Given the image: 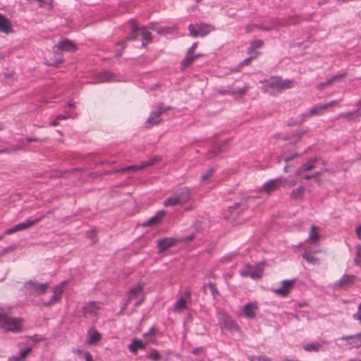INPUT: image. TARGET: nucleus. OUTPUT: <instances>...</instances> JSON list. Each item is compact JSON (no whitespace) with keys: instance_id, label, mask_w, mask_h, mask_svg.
I'll return each mask as SVG.
<instances>
[{"instance_id":"obj_54","label":"nucleus","mask_w":361,"mask_h":361,"mask_svg":"<svg viewBox=\"0 0 361 361\" xmlns=\"http://www.w3.org/2000/svg\"><path fill=\"white\" fill-rule=\"evenodd\" d=\"M255 28H257V25L250 24L246 27L245 31L246 32L250 33L252 32Z\"/></svg>"},{"instance_id":"obj_52","label":"nucleus","mask_w":361,"mask_h":361,"mask_svg":"<svg viewBox=\"0 0 361 361\" xmlns=\"http://www.w3.org/2000/svg\"><path fill=\"white\" fill-rule=\"evenodd\" d=\"M142 169H140V165H133L130 166L128 167L123 168L120 170V171H125L128 170H141Z\"/></svg>"},{"instance_id":"obj_39","label":"nucleus","mask_w":361,"mask_h":361,"mask_svg":"<svg viewBox=\"0 0 361 361\" xmlns=\"http://www.w3.org/2000/svg\"><path fill=\"white\" fill-rule=\"evenodd\" d=\"M30 1L36 3L40 7L49 8L51 6V0H29Z\"/></svg>"},{"instance_id":"obj_33","label":"nucleus","mask_w":361,"mask_h":361,"mask_svg":"<svg viewBox=\"0 0 361 361\" xmlns=\"http://www.w3.org/2000/svg\"><path fill=\"white\" fill-rule=\"evenodd\" d=\"M114 76L111 73H110L107 71H104L99 75L97 82H111V81H114Z\"/></svg>"},{"instance_id":"obj_21","label":"nucleus","mask_w":361,"mask_h":361,"mask_svg":"<svg viewBox=\"0 0 361 361\" xmlns=\"http://www.w3.org/2000/svg\"><path fill=\"white\" fill-rule=\"evenodd\" d=\"M341 339L346 341L348 344L352 348H357L361 346V334L354 336H342Z\"/></svg>"},{"instance_id":"obj_25","label":"nucleus","mask_w":361,"mask_h":361,"mask_svg":"<svg viewBox=\"0 0 361 361\" xmlns=\"http://www.w3.org/2000/svg\"><path fill=\"white\" fill-rule=\"evenodd\" d=\"M101 339V334L94 329L91 328L87 333V343L90 345L93 344Z\"/></svg>"},{"instance_id":"obj_51","label":"nucleus","mask_w":361,"mask_h":361,"mask_svg":"<svg viewBox=\"0 0 361 361\" xmlns=\"http://www.w3.org/2000/svg\"><path fill=\"white\" fill-rule=\"evenodd\" d=\"M30 351H31L30 348H26L23 350H21L18 353L19 357L21 358L22 360H23Z\"/></svg>"},{"instance_id":"obj_47","label":"nucleus","mask_w":361,"mask_h":361,"mask_svg":"<svg viewBox=\"0 0 361 361\" xmlns=\"http://www.w3.org/2000/svg\"><path fill=\"white\" fill-rule=\"evenodd\" d=\"M147 357L153 360H158L161 358V355L157 350H152L147 355Z\"/></svg>"},{"instance_id":"obj_27","label":"nucleus","mask_w":361,"mask_h":361,"mask_svg":"<svg viewBox=\"0 0 361 361\" xmlns=\"http://www.w3.org/2000/svg\"><path fill=\"white\" fill-rule=\"evenodd\" d=\"M257 307L255 303H247L244 306L243 312V314L248 318H255V310Z\"/></svg>"},{"instance_id":"obj_31","label":"nucleus","mask_w":361,"mask_h":361,"mask_svg":"<svg viewBox=\"0 0 361 361\" xmlns=\"http://www.w3.org/2000/svg\"><path fill=\"white\" fill-rule=\"evenodd\" d=\"M129 350L132 353H136L138 349L145 348L144 343L140 340H134L128 346Z\"/></svg>"},{"instance_id":"obj_3","label":"nucleus","mask_w":361,"mask_h":361,"mask_svg":"<svg viewBox=\"0 0 361 361\" xmlns=\"http://www.w3.org/2000/svg\"><path fill=\"white\" fill-rule=\"evenodd\" d=\"M23 319L18 317H12L6 313L0 312V326L7 331L18 333L22 331Z\"/></svg>"},{"instance_id":"obj_29","label":"nucleus","mask_w":361,"mask_h":361,"mask_svg":"<svg viewBox=\"0 0 361 361\" xmlns=\"http://www.w3.org/2000/svg\"><path fill=\"white\" fill-rule=\"evenodd\" d=\"M186 299L184 297H180L173 305V310L176 312H180L186 308Z\"/></svg>"},{"instance_id":"obj_15","label":"nucleus","mask_w":361,"mask_h":361,"mask_svg":"<svg viewBox=\"0 0 361 361\" xmlns=\"http://www.w3.org/2000/svg\"><path fill=\"white\" fill-rule=\"evenodd\" d=\"M295 280H285L282 281L281 286L273 290L274 293L280 296H285L292 289Z\"/></svg>"},{"instance_id":"obj_35","label":"nucleus","mask_w":361,"mask_h":361,"mask_svg":"<svg viewBox=\"0 0 361 361\" xmlns=\"http://www.w3.org/2000/svg\"><path fill=\"white\" fill-rule=\"evenodd\" d=\"M317 227L315 226H312L309 234L308 240L311 243H315L319 239V235L317 233Z\"/></svg>"},{"instance_id":"obj_7","label":"nucleus","mask_w":361,"mask_h":361,"mask_svg":"<svg viewBox=\"0 0 361 361\" xmlns=\"http://www.w3.org/2000/svg\"><path fill=\"white\" fill-rule=\"evenodd\" d=\"M68 285L67 281H63L60 284L53 288V294L48 301H42V305L44 307H50L58 303L61 298L65 287Z\"/></svg>"},{"instance_id":"obj_63","label":"nucleus","mask_w":361,"mask_h":361,"mask_svg":"<svg viewBox=\"0 0 361 361\" xmlns=\"http://www.w3.org/2000/svg\"><path fill=\"white\" fill-rule=\"evenodd\" d=\"M85 357L86 361H92V355L89 353H85Z\"/></svg>"},{"instance_id":"obj_30","label":"nucleus","mask_w":361,"mask_h":361,"mask_svg":"<svg viewBox=\"0 0 361 361\" xmlns=\"http://www.w3.org/2000/svg\"><path fill=\"white\" fill-rule=\"evenodd\" d=\"M302 257L305 260H306L308 263L312 264H318L319 263V259L315 257L312 252L305 251L302 254Z\"/></svg>"},{"instance_id":"obj_56","label":"nucleus","mask_w":361,"mask_h":361,"mask_svg":"<svg viewBox=\"0 0 361 361\" xmlns=\"http://www.w3.org/2000/svg\"><path fill=\"white\" fill-rule=\"evenodd\" d=\"M197 46V43L195 42L194 43L191 47L188 50L187 53L188 54H193V52L195 50L196 47Z\"/></svg>"},{"instance_id":"obj_13","label":"nucleus","mask_w":361,"mask_h":361,"mask_svg":"<svg viewBox=\"0 0 361 361\" xmlns=\"http://www.w3.org/2000/svg\"><path fill=\"white\" fill-rule=\"evenodd\" d=\"M293 22L289 21L286 19H276L271 22L270 25L265 26L263 25H257V29L262 30L264 31H270L271 30L278 29L281 27L287 26Z\"/></svg>"},{"instance_id":"obj_2","label":"nucleus","mask_w":361,"mask_h":361,"mask_svg":"<svg viewBox=\"0 0 361 361\" xmlns=\"http://www.w3.org/2000/svg\"><path fill=\"white\" fill-rule=\"evenodd\" d=\"M191 197V190L188 188H181L171 196L166 198L163 204L164 207H174L182 205L190 200Z\"/></svg>"},{"instance_id":"obj_17","label":"nucleus","mask_w":361,"mask_h":361,"mask_svg":"<svg viewBox=\"0 0 361 361\" xmlns=\"http://www.w3.org/2000/svg\"><path fill=\"white\" fill-rule=\"evenodd\" d=\"M245 209V207L240 203H236L233 206L228 209L227 212L225 214L226 219L234 220Z\"/></svg>"},{"instance_id":"obj_28","label":"nucleus","mask_w":361,"mask_h":361,"mask_svg":"<svg viewBox=\"0 0 361 361\" xmlns=\"http://www.w3.org/2000/svg\"><path fill=\"white\" fill-rule=\"evenodd\" d=\"M264 268V263H259L258 264L252 266V269L251 271V279L255 280L260 279L262 277Z\"/></svg>"},{"instance_id":"obj_1","label":"nucleus","mask_w":361,"mask_h":361,"mask_svg":"<svg viewBox=\"0 0 361 361\" xmlns=\"http://www.w3.org/2000/svg\"><path fill=\"white\" fill-rule=\"evenodd\" d=\"M294 82L291 80L282 79L279 77H273L266 81L265 90L272 95H276L282 91L293 87Z\"/></svg>"},{"instance_id":"obj_38","label":"nucleus","mask_w":361,"mask_h":361,"mask_svg":"<svg viewBox=\"0 0 361 361\" xmlns=\"http://www.w3.org/2000/svg\"><path fill=\"white\" fill-rule=\"evenodd\" d=\"M130 23L131 27H132V35L130 37H126L124 40L125 42H128L129 40H131V39H135L137 36V27L136 22L134 20H131L130 21Z\"/></svg>"},{"instance_id":"obj_40","label":"nucleus","mask_w":361,"mask_h":361,"mask_svg":"<svg viewBox=\"0 0 361 361\" xmlns=\"http://www.w3.org/2000/svg\"><path fill=\"white\" fill-rule=\"evenodd\" d=\"M140 35L144 40L147 41V42H150L152 41L151 39V33L146 29V27H142L140 30Z\"/></svg>"},{"instance_id":"obj_34","label":"nucleus","mask_w":361,"mask_h":361,"mask_svg":"<svg viewBox=\"0 0 361 361\" xmlns=\"http://www.w3.org/2000/svg\"><path fill=\"white\" fill-rule=\"evenodd\" d=\"M263 44H264V42L261 39L254 40L253 42H251V45L248 48V54H255L257 53V52H255V50L258 48L262 47L263 46Z\"/></svg>"},{"instance_id":"obj_8","label":"nucleus","mask_w":361,"mask_h":361,"mask_svg":"<svg viewBox=\"0 0 361 361\" xmlns=\"http://www.w3.org/2000/svg\"><path fill=\"white\" fill-rule=\"evenodd\" d=\"M339 106V102L338 101L332 100L328 103L319 104L315 106H313L312 108H311L310 109L308 113L302 114V116L304 117L302 121L308 117L319 116L329 108H332L334 106Z\"/></svg>"},{"instance_id":"obj_44","label":"nucleus","mask_w":361,"mask_h":361,"mask_svg":"<svg viewBox=\"0 0 361 361\" xmlns=\"http://www.w3.org/2000/svg\"><path fill=\"white\" fill-rule=\"evenodd\" d=\"M258 53H256L255 54L252 55V54H250V56L244 59L239 65V68H238L235 71H238L239 69L243 67V66L245 65H247L250 63V62L253 59H255L257 56Z\"/></svg>"},{"instance_id":"obj_10","label":"nucleus","mask_w":361,"mask_h":361,"mask_svg":"<svg viewBox=\"0 0 361 361\" xmlns=\"http://www.w3.org/2000/svg\"><path fill=\"white\" fill-rule=\"evenodd\" d=\"M42 219H43V216H41L39 218H37V219H35L33 220L28 219L25 222L18 224L11 228H9L8 229H7L5 231L4 233L6 235H10V234H12L16 232L26 230V229L29 228L30 227L32 226L33 225L37 224Z\"/></svg>"},{"instance_id":"obj_37","label":"nucleus","mask_w":361,"mask_h":361,"mask_svg":"<svg viewBox=\"0 0 361 361\" xmlns=\"http://www.w3.org/2000/svg\"><path fill=\"white\" fill-rule=\"evenodd\" d=\"M195 60V57L194 56V55L187 53L185 58L183 60L181 63V68L185 69L186 67L190 66Z\"/></svg>"},{"instance_id":"obj_14","label":"nucleus","mask_w":361,"mask_h":361,"mask_svg":"<svg viewBox=\"0 0 361 361\" xmlns=\"http://www.w3.org/2000/svg\"><path fill=\"white\" fill-rule=\"evenodd\" d=\"M345 77H346L345 73H340V74L336 75L330 78L326 79L325 81L319 83L317 85V88L319 90H323L326 87L332 85L334 83L340 82L342 79L345 78Z\"/></svg>"},{"instance_id":"obj_18","label":"nucleus","mask_w":361,"mask_h":361,"mask_svg":"<svg viewBox=\"0 0 361 361\" xmlns=\"http://www.w3.org/2000/svg\"><path fill=\"white\" fill-rule=\"evenodd\" d=\"M100 307L101 305L99 302L94 301L90 302L83 307V314L85 317L88 315L94 316Z\"/></svg>"},{"instance_id":"obj_43","label":"nucleus","mask_w":361,"mask_h":361,"mask_svg":"<svg viewBox=\"0 0 361 361\" xmlns=\"http://www.w3.org/2000/svg\"><path fill=\"white\" fill-rule=\"evenodd\" d=\"M252 269V266L246 265L245 267L240 271V274L243 276H250L251 278V271Z\"/></svg>"},{"instance_id":"obj_20","label":"nucleus","mask_w":361,"mask_h":361,"mask_svg":"<svg viewBox=\"0 0 361 361\" xmlns=\"http://www.w3.org/2000/svg\"><path fill=\"white\" fill-rule=\"evenodd\" d=\"M357 109L342 114V117L348 121H354L361 117V100L356 104Z\"/></svg>"},{"instance_id":"obj_16","label":"nucleus","mask_w":361,"mask_h":361,"mask_svg":"<svg viewBox=\"0 0 361 361\" xmlns=\"http://www.w3.org/2000/svg\"><path fill=\"white\" fill-rule=\"evenodd\" d=\"M53 49L55 53L59 50L73 52L76 50V46L71 41L66 39L59 42Z\"/></svg>"},{"instance_id":"obj_49","label":"nucleus","mask_w":361,"mask_h":361,"mask_svg":"<svg viewBox=\"0 0 361 361\" xmlns=\"http://www.w3.org/2000/svg\"><path fill=\"white\" fill-rule=\"evenodd\" d=\"M250 361H271L270 358L266 356H252L250 358Z\"/></svg>"},{"instance_id":"obj_48","label":"nucleus","mask_w":361,"mask_h":361,"mask_svg":"<svg viewBox=\"0 0 361 361\" xmlns=\"http://www.w3.org/2000/svg\"><path fill=\"white\" fill-rule=\"evenodd\" d=\"M319 344L310 343L305 345L304 348L306 351H317L319 349Z\"/></svg>"},{"instance_id":"obj_58","label":"nucleus","mask_w":361,"mask_h":361,"mask_svg":"<svg viewBox=\"0 0 361 361\" xmlns=\"http://www.w3.org/2000/svg\"><path fill=\"white\" fill-rule=\"evenodd\" d=\"M21 358L19 357V355H13L8 358V361H20Z\"/></svg>"},{"instance_id":"obj_24","label":"nucleus","mask_w":361,"mask_h":361,"mask_svg":"<svg viewBox=\"0 0 361 361\" xmlns=\"http://www.w3.org/2000/svg\"><path fill=\"white\" fill-rule=\"evenodd\" d=\"M176 243V240L173 238H165L158 240L157 246L159 252H163L171 247H172Z\"/></svg>"},{"instance_id":"obj_57","label":"nucleus","mask_w":361,"mask_h":361,"mask_svg":"<svg viewBox=\"0 0 361 361\" xmlns=\"http://www.w3.org/2000/svg\"><path fill=\"white\" fill-rule=\"evenodd\" d=\"M226 145V142H223L221 143V146L220 147L219 146V143H216V145H215V149L219 150V151H223V150H224V145Z\"/></svg>"},{"instance_id":"obj_23","label":"nucleus","mask_w":361,"mask_h":361,"mask_svg":"<svg viewBox=\"0 0 361 361\" xmlns=\"http://www.w3.org/2000/svg\"><path fill=\"white\" fill-rule=\"evenodd\" d=\"M165 214L166 212L163 210L159 211L154 216H152L148 220L143 222L142 226L144 227H147L158 224L164 218Z\"/></svg>"},{"instance_id":"obj_36","label":"nucleus","mask_w":361,"mask_h":361,"mask_svg":"<svg viewBox=\"0 0 361 361\" xmlns=\"http://www.w3.org/2000/svg\"><path fill=\"white\" fill-rule=\"evenodd\" d=\"M352 281V276L349 275H344L339 281H336L335 283V286L336 287H342L345 286Z\"/></svg>"},{"instance_id":"obj_62","label":"nucleus","mask_w":361,"mask_h":361,"mask_svg":"<svg viewBox=\"0 0 361 361\" xmlns=\"http://www.w3.org/2000/svg\"><path fill=\"white\" fill-rule=\"evenodd\" d=\"M356 235L358 238L361 239V225L356 228Z\"/></svg>"},{"instance_id":"obj_11","label":"nucleus","mask_w":361,"mask_h":361,"mask_svg":"<svg viewBox=\"0 0 361 361\" xmlns=\"http://www.w3.org/2000/svg\"><path fill=\"white\" fill-rule=\"evenodd\" d=\"M286 182V179L283 178L269 180L264 184L262 190L264 191L267 194H270L271 192L278 189L281 185L284 184Z\"/></svg>"},{"instance_id":"obj_45","label":"nucleus","mask_w":361,"mask_h":361,"mask_svg":"<svg viewBox=\"0 0 361 361\" xmlns=\"http://www.w3.org/2000/svg\"><path fill=\"white\" fill-rule=\"evenodd\" d=\"M214 172V169L210 168L206 171L201 176V181L204 182L208 180L212 173Z\"/></svg>"},{"instance_id":"obj_50","label":"nucleus","mask_w":361,"mask_h":361,"mask_svg":"<svg viewBox=\"0 0 361 361\" xmlns=\"http://www.w3.org/2000/svg\"><path fill=\"white\" fill-rule=\"evenodd\" d=\"M207 286L209 287V288L211 290L212 294L213 295L214 297H216L219 294V292H218L216 285L214 283H209L207 284Z\"/></svg>"},{"instance_id":"obj_22","label":"nucleus","mask_w":361,"mask_h":361,"mask_svg":"<svg viewBox=\"0 0 361 361\" xmlns=\"http://www.w3.org/2000/svg\"><path fill=\"white\" fill-rule=\"evenodd\" d=\"M143 283H137L134 286H132L128 293V300H130L133 298L141 297L143 295Z\"/></svg>"},{"instance_id":"obj_12","label":"nucleus","mask_w":361,"mask_h":361,"mask_svg":"<svg viewBox=\"0 0 361 361\" xmlns=\"http://www.w3.org/2000/svg\"><path fill=\"white\" fill-rule=\"evenodd\" d=\"M219 321L222 329L224 328L230 331H233L238 329L236 323L227 314H220Z\"/></svg>"},{"instance_id":"obj_61","label":"nucleus","mask_w":361,"mask_h":361,"mask_svg":"<svg viewBox=\"0 0 361 361\" xmlns=\"http://www.w3.org/2000/svg\"><path fill=\"white\" fill-rule=\"evenodd\" d=\"M354 318L361 322V310H358L357 314H354Z\"/></svg>"},{"instance_id":"obj_60","label":"nucleus","mask_w":361,"mask_h":361,"mask_svg":"<svg viewBox=\"0 0 361 361\" xmlns=\"http://www.w3.org/2000/svg\"><path fill=\"white\" fill-rule=\"evenodd\" d=\"M354 262L356 265L360 266L361 265V256L358 257L356 255V257L355 258Z\"/></svg>"},{"instance_id":"obj_46","label":"nucleus","mask_w":361,"mask_h":361,"mask_svg":"<svg viewBox=\"0 0 361 361\" xmlns=\"http://www.w3.org/2000/svg\"><path fill=\"white\" fill-rule=\"evenodd\" d=\"M157 161H158V158L157 157H153V158L150 159L147 161L142 162L140 165V169H144V168H145L147 166H152V165L154 164Z\"/></svg>"},{"instance_id":"obj_26","label":"nucleus","mask_w":361,"mask_h":361,"mask_svg":"<svg viewBox=\"0 0 361 361\" xmlns=\"http://www.w3.org/2000/svg\"><path fill=\"white\" fill-rule=\"evenodd\" d=\"M0 31L8 34L11 32V25L8 18L0 13Z\"/></svg>"},{"instance_id":"obj_41","label":"nucleus","mask_w":361,"mask_h":361,"mask_svg":"<svg viewBox=\"0 0 361 361\" xmlns=\"http://www.w3.org/2000/svg\"><path fill=\"white\" fill-rule=\"evenodd\" d=\"M304 191H305L304 187H302V186L299 187L292 191L291 196H292V197H293L295 199L299 198L302 195Z\"/></svg>"},{"instance_id":"obj_42","label":"nucleus","mask_w":361,"mask_h":361,"mask_svg":"<svg viewBox=\"0 0 361 361\" xmlns=\"http://www.w3.org/2000/svg\"><path fill=\"white\" fill-rule=\"evenodd\" d=\"M63 61V59L62 57H56L51 59L49 61L46 62V64L51 66H57L59 63H62Z\"/></svg>"},{"instance_id":"obj_64","label":"nucleus","mask_w":361,"mask_h":361,"mask_svg":"<svg viewBox=\"0 0 361 361\" xmlns=\"http://www.w3.org/2000/svg\"><path fill=\"white\" fill-rule=\"evenodd\" d=\"M356 255L358 257L361 256V245H358L356 247Z\"/></svg>"},{"instance_id":"obj_5","label":"nucleus","mask_w":361,"mask_h":361,"mask_svg":"<svg viewBox=\"0 0 361 361\" xmlns=\"http://www.w3.org/2000/svg\"><path fill=\"white\" fill-rule=\"evenodd\" d=\"M170 109L169 106L164 105L163 103H160L152 111L146 121L147 128H150L153 126L157 125L161 122V116L168 111Z\"/></svg>"},{"instance_id":"obj_32","label":"nucleus","mask_w":361,"mask_h":361,"mask_svg":"<svg viewBox=\"0 0 361 361\" xmlns=\"http://www.w3.org/2000/svg\"><path fill=\"white\" fill-rule=\"evenodd\" d=\"M325 171H326V169L321 168L318 170L313 171L312 173L305 172L300 176H302L306 180H310L311 178H316V177L320 176L322 173H323Z\"/></svg>"},{"instance_id":"obj_53","label":"nucleus","mask_w":361,"mask_h":361,"mask_svg":"<svg viewBox=\"0 0 361 361\" xmlns=\"http://www.w3.org/2000/svg\"><path fill=\"white\" fill-rule=\"evenodd\" d=\"M22 149V147L19 145H17L16 146H13V147L10 148V149H4L3 150H7L8 152H5L4 153H11L13 152H15V151H18V150H20Z\"/></svg>"},{"instance_id":"obj_4","label":"nucleus","mask_w":361,"mask_h":361,"mask_svg":"<svg viewBox=\"0 0 361 361\" xmlns=\"http://www.w3.org/2000/svg\"><path fill=\"white\" fill-rule=\"evenodd\" d=\"M48 288V283H39L36 280H30L24 284L26 293L35 297L45 293Z\"/></svg>"},{"instance_id":"obj_19","label":"nucleus","mask_w":361,"mask_h":361,"mask_svg":"<svg viewBox=\"0 0 361 361\" xmlns=\"http://www.w3.org/2000/svg\"><path fill=\"white\" fill-rule=\"evenodd\" d=\"M247 90V86H244L243 87L239 89L228 87L227 89H219L218 90V92L221 94H228L233 96H241L245 94Z\"/></svg>"},{"instance_id":"obj_59","label":"nucleus","mask_w":361,"mask_h":361,"mask_svg":"<svg viewBox=\"0 0 361 361\" xmlns=\"http://www.w3.org/2000/svg\"><path fill=\"white\" fill-rule=\"evenodd\" d=\"M144 300H145V297H144V295H142L139 298V300L135 302V306H136V307L140 306L142 304V302L144 301Z\"/></svg>"},{"instance_id":"obj_55","label":"nucleus","mask_w":361,"mask_h":361,"mask_svg":"<svg viewBox=\"0 0 361 361\" xmlns=\"http://www.w3.org/2000/svg\"><path fill=\"white\" fill-rule=\"evenodd\" d=\"M47 139H39V138H36V137H28L27 138V140L28 142H44L46 141Z\"/></svg>"},{"instance_id":"obj_6","label":"nucleus","mask_w":361,"mask_h":361,"mask_svg":"<svg viewBox=\"0 0 361 361\" xmlns=\"http://www.w3.org/2000/svg\"><path fill=\"white\" fill-rule=\"evenodd\" d=\"M190 35L193 37H204L214 30V27L210 24L197 23L190 24L188 25Z\"/></svg>"},{"instance_id":"obj_9","label":"nucleus","mask_w":361,"mask_h":361,"mask_svg":"<svg viewBox=\"0 0 361 361\" xmlns=\"http://www.w3.org/2000/svg\"><path fill=\"white\" fill-rule=\"evenodd\" d=\"M320 165H324L323 160L312 159L300 166L296 171L297 176H301L305 172H310L319 169Z\"/></svg>"}]
</instances>
